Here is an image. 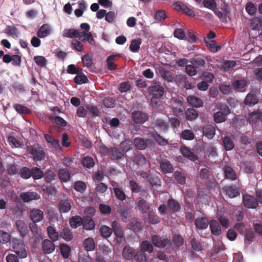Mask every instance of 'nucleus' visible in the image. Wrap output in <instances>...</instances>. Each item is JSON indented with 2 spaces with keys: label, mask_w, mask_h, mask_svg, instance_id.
Segmentation results:
<instances>
[{
  "label": "nucleus",
  "mask_w": 262,
  "mask_h": 262,
  "mask_svg": "<svg viewBox=\"0 0 262 262\" xmlns=\"http://www.w3.org/2000/svg\"><path fill=\"white\" fill-rule=\"evenodd\" d=\"M140 250L144 253L147 252L149 254L154 252L152 245L147 241H142L140 245Z\"/></svg>",
  "instance_id": "nucleus-24"
},
{
  "label": "nucleus",
  "mask_w": 262,
  "mask_h": 262,
  "mask_svg": "<svg viewBox=\"0 0 262 262\" xmlns=\"http://www.w3.org/2000/svg\"><path fill=\"white\" fill-rule=\"evenodd\" d=\"M247 85V81L245 79L237 80L233 83L234 89L239 91H243Z\"/></svg>",
  "instance_id": "nucleus-45"
},
{
  "label": "nucleus",
  "mask_w": 262,
  "mask_h": 262,
  "mask_svg": "<svg viewBox=\"0 0 262 262\" xmlns=\"http://www.w3.org/2000/svg\"><path fill=\"white\" fill-rule=\"evenodd\" d=\"M186 119L189 121H192L196 119L199 114L198 112L193 108H189L185 111Z\"/></svg>",
  "instance_id": "nucleus-33"
},
{
  "label": "nucleus",
  "mask_w": 262,
  "mask_h": 262,
  "mask_svg": "<svg viewBox=\"0 0 262 262\" xmlns=\"http://www.w3.org/2000/svg\"><path fill=\"white\" fill-rule=\"evenodd\" d=\"M83 247L87 251L94 250L95 247V242L92 237H88L84 240Z\"/></svg>",
  "instance_id": "nucleus-39"
},
{
  "label": "nucleus",
  "mask_w": 262,
  "mask_h": 262,
  "mask_svg": "<svg viewBox=\"0 0 262 262\" xmlns=\"http://www.w3.org/2000/svg\"><path fill=\"white\" fill-rule=\"evenodd\" d=\"M223 191L230 198H236L240 194L239 186L226 185L223 188Z\"/></svg>",
  "instance_id": "nucleus-5"
},
{
  "label": "nucleus",
  "mask_w": 262,
  "mask_h": 262,
  "mask_svg": "<svg viewBox=\"0 0 262 262\" xmlns=\"http://www.w3.org/2000/svg\"><path fill=\"white\" fill-rule=\"evenodd\" d=\"M180 137L183 140H192L194 139L195 135L192 130L187 129L182 132Z\"/></svg>",
  "instance_id": "nucleus-43"
},
{
  "label": "nucleus",
  "mask_w": 262,
  "mask_h": 262,
  "mask_svg": "<svg viewBox=\"0 0 262 262\" xmlns=\"http://www.w3.org/2000/svg\"><path fill=\"white\" fill-rule=\"evenodd\" d=\"M112 230H114V232L116 235L118 237H122L123 236V231L121 228L120 224L117 221H115L112 223Z\"/></svg>",
  "instance_id": "nucleus-36"
},
{
  "label": "nucleus",
  "mask_w": 262,
  "mask_h": 262,
  "mask_svg": "<svg viewBox=\"0 0 262 262\" xmlns=\"http://www.w3.org/2000/svg\"><path fill=\"white\" fill-rule=\"evenodd\" d=\"M225 178L231 181L237 179V176L234 169L230 166H226L224 168Z\"/></svg>",
  "instance_id": "nucleus-18"
},
{
  "label": "nucleus",
  "mask_w": 262,
  "mask_h": 262,
  "mask_svg": "<svg viewBox=\"0 0 262 262\" xmlns=\"http://www.w3.org/2000/svg\"><path fill=\"white\" fill-rule=\"evenodd\" d=\"M27 152L32 156L34 161H40L44 159L46 154L43 147L36 144L27 148Z\"/></svg>",
  "instance_id": "nucleus-1"
},
{
  "label": "nucleus",
  "mask_w": 262,
  "mask_h": 262,
  "mask_svg": "<svg viewBox=\"0 0 262 262\" xmlns=\"http://www.w3.org/2000/svg\"><path fill=\"white\" fill-rule=\"evenodd\" d=\"M119 57V55H112L107 58L106 63L108 70H114L117 68V66L114 63V61L118 59Z\"/></svg>",
  "instance_id": "nucleus-25"
},
{
  "label": "nucleus",
  "mask_w": 262,
  "mask_h": 262,
  "mask_svg": "<svg viewBox=\"0 0 262 262\" xmlns=\"http://www.w3.org/2000/svg\"><path fill=\"white\" fill-rule=\"evenodd\" d=\"M50 27L49 25L46 24L42 25L38 29L37 35L39 38H44L50 34Z\"/></svg>",
  "instance_id": "nucleus-22"
},
{
  "label": "nucleus",
  "mask_w": 262,
  "mask_h": 262,
  "mask_svg": "<svg viewBox=\"0 0 262 262\" xmlns=\"http://www.w3.org/2000/svg\"><path fill=\"white\" fill-rule=\"evenodd\" d=\"M31 177L34 180H38L43 177V172L39 168L34 167L31 168Z\"/></svg>",
  "instance_id": "nucleus-44"
},
{
  "label": "nucleus",
  "mask_w": 262,
  "mask_h": 262,
  "mask_svg": "<svg viewBox=\"0 0 262 262\" xmlns=\"http://www.w3.org/2000/svg\"><path fill=\"white\" fill-rule=\"evenodd\" d=\"M187 101L190 105L195 107H201L203 104V102L200 98L194 96H188Z\"/></svg>",
  "instance_id": "nucleus-28"
},
{
  "label": "nucleus",
  "mask_w": 262,
  "mask_h": 262,
  "mask_svg": "<svg viewBox=\"0 0 262 262\" xmlns=\"http://www.w3.org/2000/svg\"><path fill=\"white\" fill-rule=\"evenodd\" d=\"M213 118L214 122L216 123H222L227 119V117L219 111L214 113Z\"/></svg>",
  "instance_id": "nucleus-59"
},
{
  "label": "nucleus",
  "mask_w": 262,
  "mask_h": 262,
  "mask_svg": "<svg viewBox=\"0 0 262 262\" xmlns=\"http://www.w3.org/2000/svg\"><path fill=\"white\" fill-rule=\"evenodd\" d=\"M194 224L197 229L204 230L208 227L209 222L206 217H202L196 219L194 221Z\"/></svg>",
  "instance_id": "nucleus-21"
},
{
  "label": "nucleus",
  "mask_w": 262,
  "mask_h": 262,
  "mask_svg": "<svg viewBox=\"0 0 262 262\" xmlns=\"http://www.w3.org/2000/svg\"><path fill=\"white\" fill-rule=\"evenodd\" d=\"M210 228L212 234L219 235L221 232V228L219 223L215 220H211L210 222Z\"/></svg>",
  "instance_id": "nucleus-31"
},
{
  "label": "nucleus",
  "mask_w": 262,
  "mask_h": 262,
  "mask_svg": "<svg viewBox=\"0 0 262 262\" xmlns=\"http://www.w3.org/2000/svg\"><path fill=\"white\" fill-rule=\"evenodd\" d=\"M129 228L134 232H138L142 229L141 222H138L136 219H132L129 225Z\"/></svg>",
  "instance_id": "nucleus-53"
},
{
  "label": "nucleus",
  "mask_w": 262,
  "mask_h": 262,
  "mask_svg": "<svg viewBox=\"0 0 262 262\" xmlns=\"http://www.w3.org/2000/svg\"><path fill=\"white\" fill-rule=\"evenodd\" d=\"M20 177L24 179H28L31 177V169L27 167H23L19 170Z\"/></svg>",
  "instance_id": "nucleus-46"
},
{
  "label": "nucleus",
  "mask_w": 262,
  "mask_h": 262,
  "mask_svg": "<svg viewBox=\"0 0 262 262\" xmlns=\"http://www.w3.org/2000/svg\"><path fill=\"white\" fill-rule=\"evenodd\" d=\"M100 152L108 156L112 160H120L123 156V152L117 147H107L103 145L100 147Z\"/></svg>",
  "instance_id": "nucleus-2"
},
{
  "label": "nucleus",
  "mask_w": 262,
  "mask_h": 262,
  "mask_svg": "<svg viewBox=\"0 0 262 262\" xmlns=\"http://www.w3.org/2000/svg\"><path fill=\"white\" fill-rule=\"evenodd\" d=\"M174 6L177 10L182 11L191 17L195 16L194 12L184 4L181 2H176L174 4Z\"/></svg>",
  "instance_id": "nucleus-10"
},
{
  "label": "nucleus",
  "mask_w": 262,
  "mask_h": 262,
  "mask_svg": "<svg viewBox=\"0 0 262 262\" xmlns=\"http://www.w3.org/2000/svg\"><path fill=\"white\" fill-rule=\"evenodd\" d=\"M134 143L136 148L139 150L145 149L147 146V140L139 137L136 138Z\"/></svg>",
  "instance_id": "nucleus-40"
},
{
  "label": "nucleus",
  "mask_w": 262,
  "mask_h": 262,
  "mask_svg": "<svg viewBox=\"0 0 262 262\" xmlns=\"http://www.w3.org/2000/svg\"><path fill=\"white\" fill-rule=\"evenodd\" d=\"M12 247L14 251L20 258H24L27 256V251L24 243L19 239H13L12 240Z\"/></svg>",
  "instance_id": "nucleus-3"
},
{
  "label": "nucleus",
  "mask_w": 262,
  "mask_h": 262,
  "mask_svg": "<svg viewBox=\"0 0 262 262\" xmlns=\"http://www.w3.org/2000/svg\"><path fill=\"white\" fill-rule=\"evenodd\" d=\"M71 47L74 50L81 52L83 50L82 43L77 39H73L71 43Z\"/></svg>",
  "instance_id": "nucleus-56"
},
{
  "label": "nucleus",
  "mask_w": 262,
  "mask_h": 262,
  "mask_svg": "<svg viewBox=\"0 0 262 262\" xmlns=\"http://www.w3.org/2000/svg\"><path fill=\"white\" fill-rule=\"evenodd\" d=\"M168 208L173 212H178L181 209V205L173 199H170L167 201Z\"/></svg>",
  "instance_id": "nucleus-26"
},
{
  "label": "nucleus",
  "mask_w": 262,
  "mask_h": 262,
  "mask_svg": "<svg viewBox=\"0 0 262 262\" xmlns=\"http://www.w3.org/2000/svg\"><path fill=\"white\" fill-rule=\"evenodd\" d=\"M43 177L46 182L50 183L56 179V175L54 171L49 169L45 171V173H43Z\"/></svg>",
  "instance_id": "nucleus-42"
},
{
  "label": "nucleus",
  "mask_w": 262,
  "mask_h": 262,
  "mask_svg": "<svg viewBox=\"0 0 262 262\" xmlns=\"http://www.w3.org/2000/svg\"><path fill=\"white\" fill-rule=\"evenodd\" d=\"M161 76L167 82H172L173 80V74L169 70L162 68L159 71Z\"/></svg>",
  "instance_id": "nucleus-30"
},
{
  "label": "nucleus",
  "mask_w": 262,
  "mask_h": 262,
  "mask_svg": "<svg viewBox=\"0 0 262 262\" xmlns=\"http://www.w3.org/2000/svg\"><path fill=\"white\" fill-rule=\"evenodd\" d=\"M258 101L256 96L253 94H249L246 96L244 103L246 105L253 106L256 104Z\"/></svg>",
  "instance_id": "nucleus-37"
},
{
  "label": "nucleus",
  "mask_w": 262,
  "mask_h": 262,
  "mask_svg": "<svg viewBox=\"0 0 262 262\" xmlns=\"http://www.w3.org/2000/svg\"><path fill=\"white\" fill-rule=\"evenodd\" d=\"M134 259H135L137 262H147V257L145 253L141 252L140 250L136 252V256Z\"/></svg>",
  "instance_id": "nucleus-64"
},
{
  "label": "nucleus",
  "mask_w": 262,
  "mask_h": 262,
  "mask_svg": "<svg viewBox=\"0 0 262 262\" xmlns=\"http://www.w3.org/2000/svg\"><path fill=\"white\" fill-rule=\"evenodd\" d=\"M246 12L250 15H254L256 14L257 8L251 2H248L245 7Z\"/></svg>",
  "instance_id": "nucleus-62"
},
{
  "label": "nucleus",
  "mask_w": 262,
  "mask_h": 262,
  "mask_svg": "<svg viewBox=\"0 0 262 262\" xmlns=\"http://www.w3.org/2000/svg\"><path fill=\"white\" fill-rule=\"evenodd\" d=\"M203 135L209 139H212L215 134V127L211 124H207L203 127Z\"/></svg>",
  "instance_id": "nucleus-12"
},
{
  "label": "nucleus",
  "mask_w": 262,
  "mask_h": 262,
  "mask_svg": "<svg viewBox=\"0 0 262 262\" xmlns=\"http://www.w3.org/2000/svg\"><path fill=\"white\" fill-rule=\"evenodd\" d=\"M204 41L211 52L215 53L221 49V47L219 46L216 45L214 41H208L206 38H204Z\"/></svg>",
  "instance_id": "nucleus-49"
},
{
  "label": "nucleus",
  "mask_w": 262,
  "mask_h": 262,
  "mask_svg": "<svg viewBox=\"0 0 262 262\" xmlns=\"http://www.w3.org/2000/svg\"><path fill=\"white\" fill-rule=\"evenodd\" d=\"M223 145L226 150H231L234 147V142L229 136H225L223 138Z\"/></svg>",
  "instance_id": "nucleus-32"
},
{
  "label": "nucleus",
  "mask_w": 262,
  "mask_h": 262,
  "mask_svg": "<svg viewBox=\"0 0 262 262\" xmlns=\"http://www.w3.org/2000/svg\"><path fill=\"white\" fill-rule=\"evenodd\" d=\"M20 197L25 202H29L32 200H38L40 196L35 192L28 191L21 193Z\"/></svg>",
  "instance_id": "nucleus-9"
},
{
  "label": "nucleus",
  "mask_w": 262,
  "mask_h": 262,
  "mask_svg": "<svg viewBox=\"0 0 262 262\" xmlns=\"http://www.w3.org/2000/svg\"><path fill=\"white\" fill-rule=\"evenodd\" d=\"M183 102L180 100H174V104L172 106V112L174 115L177 116H180L183 114Z\"/></svg>",
  "instance_id": "nucleus-19"
},
{
  "label": "nucleus",
  "mask_w": 262,
  "mask_h": 262,
  "mask_svg": "<svg viewBox=\"0 0 262 262\" xmlns=\"http://www.w3.org/2000/svg\"><path fill=\"white\" fill-rule=\"evenodd\" d=\"M133 142L130 140H125L120 144V147L122 152H126L129 150L132 146Z\"/></svg>",
  "instance_id": "nucleus-52"
},
{
  "label": "nucleus",
  "mask_w": 262,
  "mask_h": 262,
  "mask_svg": "<svg viewBox=\"0 0 262 262\" xmlns=\"http://www.w3.org/2000/svg\"><path fill=\"white\" fill-rule=\"evenodd\" d=\"M100 232L103 237L107 238L112 233V229L106 226H102L100 229Z\"/></svg>",
  "instance_id": "nucleus-63"
},
{
  "label": "nucleus",
  "mask_w": 262,
  "mask_h": 262,
  "mask_svg": "<svg viewBox=\"0 0 262 262\" xmlns=\"http://www.w3.org/2000/svg\"><path fill=\"white\" fill-rule=\"evenodd\" d=\"M132 118L136 123L142 124L148 119V115L144 112L136 111L132 113Z\"/></svg>",
  "instance_id": "nucleus-8"
},
{
  "label": "nucleus",
  "mask_w": 262,
  "mask_h": 262,
  "mask_svg": "<svg viewBox=\"0 0 262 262\" xmlns=\"http://www.w3.org/2000/svg\"><path fill=\"white\" fill-rule=\"evenodd\" d=\"M260 115L261 114L259 111H254L249 115L248 118L249 122L250 123H254L257 122L258 120H260Z\"/></svg>",
  "instance_id": "nucleus-60"
},
{
  "label": "nucleus",
  "mask_w": 262,
  "mask_h": 262,
  "mask_svg": "<svg viewBox=\"0 0 262 262\" xmlns=\"http://www.w3.org/2000/svg\"><path fill=\"white\" fill-rule=\"evenodd\" d=\"M134 162L138 165L142 166L146 164V159L142 154H137L134 158Z\"/></svg>",
  "instance_id": "nucleus-55"
},
{
  "label": "nucleus",
  "mask_w": 262,
  "mask_h": 262,
  "mask_svg": "<svg viewBox=\"0 0 262 262\" xmlns=\"http://www.w3.org/2000/svg\"><path fill=\"white\" fill-rule=\"evenodd\" d=\"M76 38H78L82 41L86 40L91 45L94 44L95 42L92 34L90 32H79V35Z\"/></svg>",
  "instance_id": "nucleus-16"
},
{
  "label": "nucleus",
  "mask_w": 262,
  "mask_h": 262,
  "mask_svg": "<svg viewBox=\"0 0 262 262\" xmlns=\"http://www.w3.org/2000/svg\"><path fill=\"white\" fill-rule=\"evenodd\" d=\"M181 152L184 157L189 160L195 161L198 159L197 155L191 151L187 147L184 146L181 148Z\"/></svg>",
  "instance_id": "nucleus-20"
},
{
  "label": "nucleus",
  "mask_w": 262,
  "mask_h": 262,
  "mask_svg": "<svg viewBox=\"0 0 262 262\" xmlns=\"http://www.w3.org/2000/svg\"><path fill=\"white\" fill-rule=\"evenodd\" d=\"M151 242L155 247L159 248H163L166 246L171 244L170 239L164 238L158 235H153L151 236Z\"/></svg>",
  "instance_id": "nucleus-4"
},
{
  "label": "nucleus",
  "mask_w": 262,
  "mask_h": 262,
  "mask_svg": "<svg viewBox=\"0 0 262 262\" xmlns=\"http://www.w3.org/2000/svg\"><path fill=\"white\" fill-rule=\"evenodd\" d=\"M13 108L20 114H29L31 112L27 107L19 104H14Z\"/></svg>",
  "instance_id": "nucleus-48"
},
{
  "label": "nucleus",
  "mask_w": 262,
  "mask_h": 262,
  "mask_svg": "<svg viewBox=\"0 0 262 262\" xmlns=\"http://www.w3.org/2000/svg\"><path fill=\"white\" fill-rule=\"evenodd\" d=\"M31 220L35 223L41 221L43 218V212L38 209H33L30 212Z\"/></svg>",
  "instance_id": "nucleus-11"
},
{
  "label": "nucleus",
  "mask_w": 262,
  "mask_h": 262,
  "mask_svg": "<svg viewBox=\"0 0 262 262\" xmlns=\"http://www.w3.org/2000/svg\"><path fill=\"white\" fill-rule=\"evenodd\" d=\"M59 210L60 212L66 213L69 212L71 209V205L67 199L61 200L59 202Z\"/></svg>",
  "instance_id": "nucleus-23"
},
{
  "label": "nucleus",
  "mask_w": 262,
  "mask_h": 262,
  "mask_svg": "<svg viewBox=\"0 0 262 262\" xmlns=\"http://www.w3.org/2000/svg\"><path fill=\"white\" fill-rule=\"evenodd\" d=\"M243 203L245 207L248 208H256L258 206L256 199L250 195L245 193L243 194Z\"/></svg>",
  "instance_id": "nucleus-6"
},
{
  "label": "nucleus",
  "mask_w": 262,
  "mask_h": 262,
  "mask_svg": "<svg viewBox=\"0 0 262 262\" xmlns=\"http://www.w3.org/2000/svg\"><path fill=\"white\" fill-rule=\"evenodd\" d=\"M138 206L139 207L140 210L142 212V213H147L150 208L149 204L147 202L144 200H140L138 202Z\"/></svg>",
  "instance_id": "nucleus-58"
},
{
  "label": "nucleus",
  "mask_w": 262,
  "mask_h": 262,
  "mask_svg": "<svg viewBox=\"0 0 262 262\" xmlns=\"http://www.w3.org/2000/svg\"><path fill=\"white\" fill-rule=\"evenodd\" d=\"M141 43L142 39L140 38L136 39H133L129 45L130 50L134 53L138 52Z\"/></svg>",
  "instance_id": "nucleus-35"
},
{
  "label": "nucleus",
  "mask_w": 262,
  "mask_h": 262,
  "mask_svg": "<svg viewBox=\"0 0 262 262\" xmlns=\"http://www.w3.org/2000/svg\"><path fill=\"white\" fill-rule=\"evenodd\" d=\"M16 226L21 236H26L28 230L25 223L22 220H18L16 222Z\"/></svg>",
  "instance_id": "nucleus-27"
},
{
  "label": "nucleus",
  "mask_w": 262,
  "mask_h": 262,
  "mask_svg": "<svg viewBox=\"0 0 262 262\" xmlns=\"http://www.w3.org/2000/svg\"><path fill=\"white\" fill-rule=\"evenodd\" d=\"M155 126L162 131H166L169 127L168 123L162 119H157L155 122Z\"/></svg>",
  "instance_id": "nucleus-41"
},
{
  "label": "nucleus",
  "mask_w": 262,
  "mask_h": 262,
  "mask_svg": "<svg viewBox=\"0 0 262 262\" xmlns=\"http://www.w3.org/2000/svg\"><path fill=\"white\" fill-rule=\"evenodd\" d=\"M58 176L59 180L62 183L70 181L71 176L69 170L67 168H60L58 170Z\"/></svg>",
  "instance_id": "nucleus-14"
},
{
  "label": "nucleus",
  "mask_w": 262,
  "mask_h": 262,
  "mask_svg": "<svg viewBox=\"0 0 262 262\" xmlns=\"http://www.w3.org/2000/svg\"><path fill=\"white\" fill-rule=\"evenodd\" d=\"M49 239H45L42 244V248L43 252L46 254H49L53 252L55 248V246L53 243Z\"/></svg>",
  "instance_id": "nucleus-17"
},
{
  "label": "nucleus",
  "mask_w": 262,
  "mask_h": 262,
  "mask_svg": "<svg viewBox=\"0 0 262 262\" xmlns=\"http://www.w3.org/2000/svg\"><path fill=\"white\" fill-rule=\"evenodd\" d=\"M61 237L65 241L69 242L73 238V233L71 230L68 228H64L60 233Z\"/></svg>",
  "instance_id": "nucleus-47"
},
{
  "label": "nucleus",
  "mask_w": 262,
  "mask_h": 262,
  "mask_svg": "<svg viewBox=\"0 0 262 262\" xmlns=\"http://www.w3.org/2000/svg\"><path fill=\"white\" fill-rule=\"evenodd\" d=\"M83 227L87 230H91L95 228V223L94 220L91 217H88L83 221Z\"/></svg>",
  "instance_id": "nucleus-38"
},
{
  "label": "nucleus",
  "mask_w": 262,
  "mask_h": 262,
  "mask_svg": "<svg viewBox=\"0 0 262 262\" xmlns=\"http://www.w3.org/2000/svg\"><path fill=\"white\" fill-rule=\"evenodd\" d=\"M122 256L126 260H132L136 256V251L129 246H125L122 251Z\"/></svg>",
  "instance_id": "nucleus-13"
},
{
  "label": "nucleus",
  "mask_w": 262,
  "mask_h": 262,
  "mask_svg": "<svg viewBox=\"0 0 262 262\" xmlns=\"http://www.w3.org/2000/svg\"><path fill=\"white\" fill-rule=\"evenodd\" d=\"M148 92L153 95V98L158 99L163 96L164 90L160 84L154 83L148 88Z\"/></svg>",
  "instance_id": "nucleus-7"
},
{
  "label": "nucleus",
  "mask_w": 262,
  "mask_h": 262,
  "mask_svg": "<svg viewBox=\"0 0 262 262\" xmlns=\"http://www.w3.org/2000/svg\"><path fill=\"white\" fill-rule=\"evenodd\" d=\"M160 166L164 173H171L173 171V166L167 159H162L160 162Z\"/></svg>",
  "instance_id": "nucleus-15"
},
{
  "label": "nucleus",
  "mask_w": 262,
  "mask_h": 262,
  "mask_svg": "<svg viewBox=\"0 0 262 262\" xmlns=\"http://www.w3.org/2000/svg\"><path fill=\"white\" fill-rule=\"evenodd\" d=\"M79 35V31L77 30L70 29L65 30L63 36L68 38H76Z\"/></svg>",
  "instance_id": "nucleus-54"
},
{
  "label": "nucleus",
  "mask_w": 262,
  "mask_h": 262,
  "mask_svg": "<svg viewBox=\"0 0 262 262\" xmlns=\"http://www.w3.org/2000/svg\"><path fill=\"white\" fill-rule=\"evenodd\" d=\"M73 187L77 192L83 193L86 190V185L82 181H77L73 183Z\"/></svg>",
  "instance_id": "nucleus-34"
},
{
  "label": "nucleus",
  "mask_w": 262,
  "mask_h": 262,
  "mask_svg": "<svg viewBox=\"0 0 262 262\" xmlns=\"http://www.w3.org/2000/svg\"><path fill=\"white\" fill-rule=\"evenodd\" d=\"M174 177L177 182L181 185H184L186 182V177L184 173L181 171H175L174 173Z\"/></svg>",
  "instance_id": "nucleus-57"
},
{
  "label": "nucleus",
  "mask_w": 262,
  "mask_h": 262,
  "mask_svg": "<svg viewBox=\"0 0 262 262\" xmlns=\"http://www.w3.org/2000/svg\"><path fill=\"white\" fill-rule=\"evenodd\" d=\"M47 232L49 237L52 242H55L58 240L59 237L58 233L53 227L49 226L47 228Z\"/></svg>",
  "instance_id": "nucleus-51"
},
{
  "label": "nucleus",
  "mask_w": 262,
  "mask_h": 262,
  "mask_svg": "<svg viewBox=\"0 0 262 262\" xmlns=\"http://www.w3.org/2000/svg\"><path fill=\"white\" fill-rule=\"evenodd\" d=\"M82 163L84 167L91 168L94 166L95 162L90 156H85L82 159Z\"/></svg>",
  "instance_id": "nucleus-50"
},
{
  "label": "nucleus",
  "mask_w": 262,
  "mask_h": 262,
  "mask_svg": "<svg viewBox=\"0 0 262 262\" xmlns=\"http://www.w3.org/2000/svg\"><path fill=\"white\" fill-rule=\"evenodd\" d=\"M70 226L72 228H77L78 227L81 226L83 224V220L81 216L79 215H75L72 216L69 221Z\"/></svg>",
  "instance_id": "nucleus-29"
},
{
  "label": "nucleus",
  "mask_w": 262,
  "mask_h": 262,
  "mask_svg": "<svg viewBox=\"0 0 262 262\" xmlns=\"http://www.w3.org/2000/svg\"><path fill=\"white\" fill-rule=\"evenodd\" d=\"M82 62L84 66L88 68L92 67L93 61L92 57L88 54L84 55L81 58Z\"/></svg>",
  "instance_id": "nucleus-61"
}]
</instances>
